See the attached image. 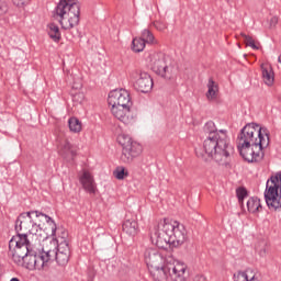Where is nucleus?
Here are the masks:
<instances>
[{
    "label": "nucleus",
    "mask_w": 281,
    "mask_h": 281,
    "mask_svg": "<svg viewBox=\"0 0 281 281\" xmlns=\"http://www.w3.org/2000/svg\"><path fill=\"white\" fill-rule=\"evenodd\" d=\"M270 135L271 133L267 127H262L257 123H248L240 130L237 136L238 145L246 144V143L256 145L260 140H262L261 144H267V140L270 144L271 143Z\"/></svg>",
    "instance_id": "obj_4"
},
{
    "label": "nucleus",
    "mask_w": 281,
    "mask_h": 281,
    "mask_svg": "<svg viewBox=\"0 0 281 281\" xmlns=\"http://www.w3.org/2000/svg\"><path fill=\"white\" fill-rule=\"evenodd\" d=\"M172 258L167 261V263L161 267V273H164L165 278H170V280H183V276H186V269L188 266L183 262L177 261V263H172Z\"/></svg>",
    "instance_id": "obj_12"
},
{
    "label": "nucleus",
    "mask_w": 281,
    "mask_h": 281,
    "mask_svg": "<svg viewBox=\"0 0 281 281\" xmlns=\"http://www.w3.org/2000/svg\"><path fill=\"white\" fill-rule=\"evenodd\" d=\"M80 8L78 0H59L54 19L58 21L63 30H74L80 25Z\"/></svg>",
    "instance_id": "obj_3"
},
{
    "label": "nucleus",
    "mask_w": 281,
    "mask_h": 281,
    "mask_svg": "<svg viewBox=\"0 0 281 281\" xmlns=\"http://www.w3.org/2000/svg\"><path fill=\"white\" fill-rule=\"evenodd\" d=\"M193 281H207V279L203 274H198L194 277Z\"/></svg>",
    "instance_id": "obj_41"
},
{
    "label": "nucleus",
    "mask_w": 281,
    "mask_h": 281,
    "mask_svg": "<svg viewBox=\"0 0 281 281\" xmlns=\"http://www.w3.org/2000/svg\"><path fill=\"white\" fill-rule=\"evenodd\" d=\"M150 240L153 245H156L159 249L181 247V245L188 240V232L183 224L169 218H164L154 227V231L150 234Z\"/></svg>",
    "instance_id": "obj_2"
},
{
    "label": "nucleus",
    "mask_w": 281,
    "mask_h": 281,
    "mask_svg": "<svg viewBox=\"0 0 281 281\" xmlns=\"http://www.w3.org/2000/svg\"><path fill=\"white\" fill-rule=\"evenodd\" d=\"M133 142V138L126 134H121L117 136V143L122 146V150L126 149V147Z\"/></svg>",
    "instance_id": "obj_32"
},
{
    "label": "nucleus",
    "mask_w": 281,
    "mask_h": 281,
    "mask_svg": "<svg viewBox=\"0 0 281 281\" xmlns=\"http://www.w3.org/2000/svg\"><path fill=\"white\" fill-rule=\"evenodd\" d=\"M240 36L244 37V42L248 47H251L252 49H258V46L256 45V41H254L252 36H249L245 33H240Z\"/></svg>",
    "instance_id": "obj_34"
},
{
    "label": "nucleus",
    "mask_w": 281,
    "mask_h": 281,
    "mask_svg": "<svg viewBox=\"0 0 281 281\" xmlns=\"http://www.w3.org/2000/svg\"><path fill=\"white\" fill-rule=\"evenodd\" d=\"M207 89L206 98L209 100H214L216 98V92L218 91V85H216L213 78L209 79Z\"/></svg>",
    "instance_id": "obj_26"
},
{
    "label": "nucleus",
    "mask_w": 281,
    "mask_h": 281,
    "mask_svg": "<svg viewBox=\"0 0 281 281\" xmlns=\"http://www.w3.org/2000/svg\"><path fill=\"white\" fill-rule=\"evenodd\" d=\"M79 182L86 192H89V194H95V180H93L91 172L83 170L82 175L79 176Z\"/></svg>",
    "instance_id": "obj_18"
},
{
    "label": "nucleus",
    "mask_w": 281,
    "mask_h": 281,
    "mask_svg": "<svg viewBox=\"0 0 281 281\" xmlns=\"http://www.w3.org/2000/svg\"><path fill=\"white\" fill-rule=\"evenodd\" d=\"M31 214H33L35 223L40 225L42 223H47V225H49L52 228V236H56V222H54L49 215L41 211H31Z\"/></svg>",
    "instance_id": "obj_20"
},
{
    "label": "nucleus",
    "mask_w": 281,
    "mask_h": 281,
    "mask_svg": "<svg viewBox=\"0 0 281 281\" xmlns=\"http://www.w3.org/2000/svg\"><path fill=\"white\" fill-rule=\"evenodd\" d=\"M30 249V239L27 234H16L9 241V256L18 267L22 263L23 259L27 256Z\"/></svg>",
    "instance_id": "obj_6"
},
{
    "label": "nucleus",
    "mask_w": 281,
    "mask_h": 281,
    "mask_svg": "<svg viewBox=\"0 0 281 281\" xmlns=\"http://www.w3.org/2000/svg\"><path fill=\"white\" fill-rule=\"evenodd\" d=\"M111 112L116 120L123 122V124H131L133 122V112H131L132 106H123V105H110Z\"/></svg>",
    "instance_id": "obj_16"
},
{
    "label": "nucleus",
    "mask_w": 281,
    "mask_h": 281,
    "mask_svg": "<svg viewBox=\"0 0 281 281\" xmlns=\"http://www.w3.org/2000/svg\"><path fill=\"white\" fill-rule=\"evenodd\" d=\"M249 271H251V270L248 269L246 271H238L233 277L234 281H259L258 277H256V274H254L252 277L249 278V274H248Z\"/></svg>",
    "instance_id": "obj_25"
},
{
    "label": "nucleus",
    "mask_w": 281,
    "mask_h": 281,
    "mask_svg": "<svg viewBox=\"0 0 281 281\" xmlns=\"http://www.w3.org/2000/svg\"><path fill=\"white\" fill-rule=\"evenodd\" d=\"M8 12V4L0 3V16H3Z\"/></svg>",
    "instance_id": "obj_39"
},
{
    "label": "nucleus",
    "mask_w": 281,
    "mask_h": 281,
    "mask_svg": "<svg viewBox=\"0 0 281 281\" xmlns=\"http://www.w3.org/2000/svg\"><path fill=\"white\" fill-rule=\"evenodd\" d=\"M131 78L134 81V89L140 93H150L153 91V77L146 71L134 70L131 72Z\"/></svg>",
    "instance_id": "obj_10"
},
{
    "label": "nucleus",
    "mask_w": 281,
    "mask_h": 281,
    "mask_svg": "<svg viewBox=\"0 0 281 281\" xmlns=\"http://www.w3.org/2000/svg\"><path fill=\"white\" fill-rule=\"evenodd\" d=\"M108 104L115 106H133V101L131 100V93L126 89L112 90L108 97Z\"/></svg>",
    "instance_id": "obj_13"
},
{
    "label": "nucleus",
    "mask_w": 281,
    "mask_h": 281,
    "mask_svg": "<svg viewBox=\"0 0 281 281\" xmlns=\"http://www.w3.org/2000/svg\"><path fill=\"white\" fill-rule=\"evenodd\" d=\"M170 273H172V269H170Z\"/></svg>",
    "instance_id": "obj_44"
},
{
    "label": "nucleus",
    "mask_w": 281,
    "mask_h": 281,
    "mask_svg": "<svg viewBox=\"0 0 281 281\" xmlns=\"http://www.w3.org/2000/svg\"><path fill=\"white\" fill-rule=\"evenodd\" d=\"M72 100L77 102H82V100H85V94L82 92H78L72 97Z\"/></svg>",
    "instance_id": "obj_37"
},
{
    "label": "nucleus",
    "mask_w": 281,
    "mask_h": 281,
    "mask_svg": "<svg viewBox=\"0 0 281 281\" xmlns=\"http://www.w3.org/2000/svg\"><path fill=\"white\" fill-rule=\"evenodd\" d=\"M68 126L71 133H80L82 131V123L77 117H70L68 121Z\"/></svg>",
    "instance_id": "obj_27"
},
{
    "label": "nucleus",
    "mask_w": 281,
    "mask_h": 281,
    "mask_svg": "<svg viewBox=\"0 0 281 281\" xmlns=\"http://www.w3.org/2000/svg\"><path fill=\"white\" fill-rule=\"evenodd\" d=\"M58 153L67 161H74V158L78 155L76 146L67 139L60 145Z\"/></svg>",
    "instance_id": "obj_19"
},
{
    "label": "nucleus",
    "mask_w": 281,
    "mask_h": 281,
    "mask_svg": "<svg viewBox=\"0 0 281 281\" xmlns=\"http://www.w3.org/2000/svg\"><path fill=\"white\" fill-rule=\"evenodd\" d=\"M269 146V139L267 143H262L259 140L258 144L251 145L249 143H244L241 145H237V150L243 157L244 161L248 164H258L265 159V148Z\"/></svg>",
    "instance_id": "obj_7"
},
{
    "label": "nucleus",
    "mask_w": 281,
    "mask_h": 281,
    "mask_svg": "<svg viewBox=\"0 0 281 281\" xmlns=\"http://www.w3.org/2000/svg\"><path fill=\"white\" fill-rule=\"evenodd\" d=\"M10 281H21L19 278H12Z\"/></svg>",
    "instance_id": "obj_43"
},
{
    "label": "nucleus",
    "mask_w": 281,
    "mask_h": 281,
    "mask_svg": "<svg viewBox=\"0 0 281 281\" xmlns=\"http://www.w3.org/2000/svg\"><path fill=\"white\" fill-rule=\"evenodd\" d=\"M236 194H237L239 205L241 206L245 205V199L249 196V192L247 191V189L245 187H239L236 190Z\"/></svg>",
    "instance_id": "obj_29"
},
{
    "label": "nucleus",
    "mask_w": 281,
    "mask_h": 281,
    "mask_svg": "<svg viewBox=\"0 0 281 281\" xmlns=\"http://www.w3.org/2000/svg\"><path fill=\"white\" fill-rule=\"evenodd\" d=\"M145 262L147 267H150L151 269H156V271L161 272V267H164V256L159 254V250L157 248H147L144 254Z\"/></svg>",
    "instance_id": "obj_14"
},
{
    "label": "nucleus",
    "mask_w": 281,
    "mask_h": 281,
    "mask_svg": "<svg viewBox=\"0 0 281 281\" xmlns=\"http://www.w3.org/2000/svg\"><path fill=\"white\" fill-rule=\"evenodd\" d=\"M140 40L144 41L145 44L147 43L148 45H155V35L153 32H150V30H144L142 32Z\"/></svg>",
    "instance_id": "obj_30"
},
{
    "label": "nucleus",
    "mask_w": 281,
    "mask_h": 281,
    "mask_svg": "<svg viewBox=\"0 0 281 281\" xmlns=\"http://www.w3.org/2000/svg\"><path fill=\"white\" fill-rule=\"evenodd\" d=\"M113 175H114L115 179H119L120 181H122L123 179H126L128 171L124 167H116Z\"/></svg>",
    "instance_id": "obj_33"
},
{
    "label": "nucleus",
    "mask_w": 281,
    "mask_h": 281,
    "mask_svg": "<svg viewBox=\"0 0 281 281\" xmlns=\"http://www.w3.org/2000/svg\"><path fill=\"white\" fill-rule=\"evenodd\" d=\"M278 25V16H272L270 19V27H276Z\"/></svg>",
    "instance_id": "obj_40"
},
{
    "label": "nucleus",
    "mask_w": 281,
    "mask_h": 281,
    "mask_svg": "<svg viewBox=\"0 0 281 281\" xmlns=\"http://www.w3.org/2000/svg\"><path fill=\"white\" fill-rule=\"evenodd\" d=\"M259 256H261V258H265V256H267V248H262L261 250H259Z\"/></svg>",
    "instance_id": "obj_42"
},
{
    "label": "nucleus",
    "mask_w": 281,
    "mask_h": 281,
    "mask_svg": "<svg viewBox=\"0 0 281 281\" xmlns=\"http://www.w3.org/2000/svg\"><path fill=\"white\" fill-rule=\"evenodd\" d=\"M261 74L265 85L271 87L276 80L273 68L271 66H265V64H261Z\"/></svg>",
    "instance_id": "obj_22"
},
{
    "label": "nucleus",
    "mask_w": 281,
    "mask_h": 281,
    "mask_svg": "<svg viewBox=\"0 0 281 281\" xmlns=\"http://www.w3.org/2000/svg\"><path fill=\"white\" fill-rule=\"evenodd\" d=\"M139 155H142V145L132 140V143L122 150L121 159L125 164H131V161H133L135 157H139Z\"/></svg>",
    "instance_id": "obj_17"
},
{
    "label": "nucleus",
    "mask_w": 281,
    "mask_h": 281,
    "mask_svg": "<svg viewBox=\"0 0 281 281\" xmlns=\"http://www.w3.org/2000/svg\"><path fill=\"white\" fill-rule=\"evenodd\" d=\"M154 27H156V30L159 32H164V30L168 29V24L161 20H158L154 22Z\"/></svg>",
    "instance_id": "obj_35"
},
{
    "label": "nucleus",
    "mask_w": 281,
    "mask_h": 281,
    "mask_svg": "<svg viewBox=\"0 0 281 281\" xmlns=\"http://www.w3.org/2000/svg\"><path fill=\"white\" fill-rule=\"evenodd\" d=\"M263 196L269 210L281 212V172H277L267 180Z\"/></svg>",
    "instance_id": "obj_5"
},
{
    "label": "nucleus",
    "mask_w": 281,
    "mask_h": 281,
    "mask_svg": "<svg viewBox=\"0 0 281 281\" xmlns=\"http://www.w3.org/2000/svg\"><path fill=\"white\" fill-rule=\"evenodd\" d=\"M203 131L207 136L203 142V149L195 148L196 157L204 161H207L209 157L217 164H227L235 153L234 146L229 143L227 130H218L214 121H209L205 123Z\"/></svg>",
    "instance_id": "obj_1"
},
{
    "label": "nucleus",
    "mask_w": 281,
    "mask_h": 281,
    "mask_svg": "<svg viewBox=\"0 0 281 281\" xmlns=\"http://www.w3.org/2000/svg\"><path fill=\"white\" fill-rule=\"evenodd\" d=\"M145 47H146V44L144 43V40H142V37H135L132 41V49L136 54H139V52H144Z\"/></svg>",
    "instance_id": "obj_28"
},
{
    "label": "nucleus",
    "mask_w": 281,
    "mask_h": 281,
    "mask_svg": "<svg viewBox=\"0 0 281 281\" xmlns=\"http://www.w3.org/2000/svg\"><path fill=\"white\" fill-rule=\"evenodd\" d=\"M19 267L29 269V271H47V269H49V263L47 261V252L45 248L40 252L31 249L25 258L22 259V263H20Z\"/></svg>",
    "instance_id": "obj_8"
},
{
    "label": "nucleus",
    "mask_w": 281,
    "mask_h": 281,
    "mask_svg": "<svg viewBox=\"0 0 281 281\" xmlns=\"http://www.w3.org/2000/svg\"><path fill=\"white\" fill-rule=\"evenodd\" d=\"M123 232L128 236H137L139 234V224L134 220H125L123 222Z\"/></svg>",
    "instance_id": "obj_21"
},
{
    "label": "nucleus",
    "mask_w": 281,
    "mask_h": 281,
    "mask_svg": "<svg viewBox=\"0 0 281 281\" xmlns=\"http://www.w3.org/2000/svg\"><path fill=\"white\" fill-rule=\"evenodd\" d=\"M247 210L250 214H258L259 212H262V204L258 196H251L248 199Z\"/></svg>",
    "instance_id": "obj_23"
},
{
    "label": "nucleus",
    "mask_w": 281,
    "mask_h": 281,
    "mask_svg": "<svg viewBox=\"0 0 281 281\" xmlns=\"http://www.w3.org/2000/svg\"><path fill=\"white\" fill-rule=\"evenodd\" d=\"M93 278H95V270L93 268L88 269V281H93Z\"/></svg>",
    "instance_id": "obj_38"
},
{
    "label": "nucleus",
    "mask_w": 281,
    "mask_h": 281,
    "mask_svg": "<svg viewBox=\"0 0 281 281\" xmlns=\"http://www.w3.org/2000/svg\"><path fill=\"white\" fill-rule=\"evenodd\" d=\"M71 256V249L69 248V241L67 239H63L54 249L46 250V260L48 262V267L50 262L56 260L59 267H65L69 262V257Z\"/></svg>",
    "instance_id": "obj_9"
},
{
    "label": "nucleus",
    "mask_w": 281,
    "mask_h": 281,
    "mask_svg": "<svg viewBox=\"0 0 281 281\" xmlns=\"http://www.w3.org/2000/svg\"><path fill=\"white\" fill-rule=\"evenodd\" d=\"M41 232H43V227L41 226V224H38V222H34L33 226H31L30 229H27L25 233H22V234H26V238H27L29 234L31 236H41Z\"/></svg>",
    "instance_id": "obj_31"
},
{
    "label": "nucleus",
    "mask_w": 281,
    "mask_h": 281,
    "mask_svg": "<svg viewBox=\"0 0 281 281\" xmlns=\"http://www.w3.org/2000/svg\"><path fill=\"white\" fill-rule=\"evenodd\" d=\"M48 27V36L54 41V43H60L63 35L60 34V27L56 25V23H49Z\"/></svg>",
    "instance_id": "obj_24"
},
{
    "label": "nucleus",
    "mask_w": 281,
    "mask_h": 281,
    "mask_svg": "<svg viewBox=\"0 0 281 281\" xmlns=\"http://www.w3.org/2000/svg\"><path fill=\"white\" fill-rule=\"evenodd\" d=\"M34 213L32 211L21 213L15 221V232L16 234H21L19 232H24L25 234L27 229L34 226Z\"/></svg>",
    "instance_id": "obj_15"
},
{
    "label": "nucleus",
    "mask_w": 281,
    "mask_h": 281,
    "mask_svg": "<svg viewBox=\"0 0 281 281\" xmlns=\"http://www.w3.org/2000/svg\"><path fill=\"white\" fill-rule=\"evenodd\" d=\"M32 0H12L13 5L16 8H25V5H30Z\"/></svg>",
    "instance_id": "obj_36"
},
{
    "label": "nucleus",
    "mask_w": 281,
    "mask_h": 281,
    "mask_svg": "<svg viewBox=\"0 0 281 281\" xmlns=\"http://www.w3.org/2000/svg\"><path fill=\"white\" fill-rule=\"evenodd\" d=\"M151 71L166 80H170L172 78V67L166 63L165 55H154L150 60Z\"/></svg>",
    "instance_id": "obj_11"
}]
</instances>
